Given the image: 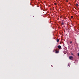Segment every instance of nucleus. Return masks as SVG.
<instances>
[{
    "label": "nucleus",
    "instance_id": "6e6552de",
    "mask_svg": "<svg viewBox=\"0 0 79 79\" xmlns=\"http://www.w3.org/2000/svg\"><path fill=\"white\" fill-rule=\"evenodd\" d=\"M70 44H72V43H73V42L72 41H70Z\"/></svg>",
    "mask_w": 79,
    "mask_h": 79
},
{
    "label": "nucleus",
    "instance_id": "9b49d317",
    "mask_svg": "<svg viewBox=\"0 0 79 79\" xmlns=\"http://www.w3.org/2000/svg\"><path fill=\"white\" fill-rule=\"evenodd\" d=\"M78 56H79V53L78 54Z\"/></svg>",
    "mask_w": 79,
    "mask_h": 79
},
{
    "label": "nucleus",
    "instance_id": "0eeeda50",
    "mask_svg": "<svg viewBox=\"0 0 79 79\" xmlns=\"http://www.w3.org/2000/svg\"><path fill=\"white\" fill-rule=\"evenodd\" d=\"M54 5H56V3H54Z\"/></svg>",
    "mask_w": 79,
    "mask_h": 79
},
{
    "label": "nucleus",
    "instance_id": "39448f33",
    "mask_svg": "<svg viewBox=\"0 0 79 79\" xmlns=\"http://www.w3.org/2000/svg\"><path fill=\"white\" fill-rule=\"evenodd\" d=\"M76 6H79V5H78V4H76Z\"/></svg>",
    "mask_w": 79,
    "mask_h": 79
},
{
    "label": "nucleus",
    "instance_id": "9d476101",
    "mask_svg": "<svg viewBox=\"0 0 79 79\" xmlns=\"http://www.w3.org/2000/svg\"><path fill=\"white\" fill-rule=\"evenodd\" d=\"M67 2H68V0H66Z\"/></svg>",
    "mask_w": 79,
    "mask_h": 79
},
{
    "label": "nucleus",
    "instance_id": "7ed1b4c3",
    "mask_svg": "<svg viewBox=\"0 0 79 79\" xmlns=\"http://www.w3.org/2000/svg\"><path fill=\"white\" fill-rule=\"evenodd\" d=\"M59 52V51H56V53H58Z\"/></svg>",
    "mask_w": 79,
    "mask_h": 79
},
{
    "label": "nucleus",
    "instance_id": "f03ea898",
    "mask_svg": "<svg viewBox=\"0 0 79 79\" xmlns=\"http://www.w3.org/2000/svg\"><path fill=\"white\" fill-rule=\"evenodd\" d=\"M69 58L70 60H71V59H73V57L72 56H70L69 57Z\"/></svg>",
    "mask_w": 79,
    "mask_h": 79
},
{
    "label": "nucleus",
    "instance_id": "ddd939ff",
    "mask_svg": "<svg viewBox=\"0 0 79 79\" xmlns=\"http://www.w3.org/2000/svg\"><path fill=\"white\" fill-rule=\"evenodd\" d=\"M70 67V66H69V67Z\"/></svg>",
    "mask_w": 79,
    "mask_h": 79
},
{
    "label": "nucleus",
    "instance_id": "f8f14e48",
    "mask_svg": "<svg viewBox=\"0 0 79 79\" xmlns=\"http://www.w3.org/2000/svg\"><path fill=\"white\" fill-rule=\"evenodd\" d=\"M68 66H69V64H68Z\"/></svg>",
    "mask_w": 79,
    "mask_h": 79
},
{
    "label": "nucleus",
    "instance_id": "1a4fd4ad",
    "mask_svg": "<svg viewBox=\"0 0 79 79\" xmlns=\"http://www.w3.org/2000/svg\"><path fill=\"white\" fill-rule=\"evenodd\" d=\"M71 18H73V16H71Z\"/></svg>",
    "mask_w": 79,
    "mask_h": 79
},
{
    "label": "nucleus",
    "instance_id": "f257e3e1",
    "mask_svg": "<svg viewBox=\"0 0 79 79\" xmlns=\"http://www.w3.org/2000/svg\"><path fill=\"white\" fill-rule=\"evenodd\" d=\"M58 47L59 49H61V46L60 45L58 46Z\"/></svg>",
    "mask_w": 79,
    "mask_h": 79
},
{
    "label": "nucleus",
    "instance_id": "423d86ee",
    "mask_svg": "<svg viewBox=\"0 0 79 79\" xmlns=\"http://www.w3.org/2000/svg\"><path fill=\"white\" fill-rule=\"evenodd\" d=\"M61 24L62 25H63L64 24V23L62 22V23H61Z\"/></svg>",
    "mask_w": 79,
    "mask_h": 79
},
{
    "label": "nucleus",
    "instance_id": "20e7f679",
    "mask_svg": "<svg viewBox=\"0 0 79 79\" xmlns=\"http://www.w3.org/2000/svg\"><path fill=\"white\" fill-rule=\"evenodd\" d=\"M59 41H60V40H59V39H57V42H58Z\"/></svg>",
    "mask_w": 79,
    "mask_h": 79
}]
</instances>
